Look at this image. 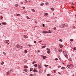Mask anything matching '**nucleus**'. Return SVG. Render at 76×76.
<instances>
[{
  "label": "nucleus",
  "mask_w": 76,
  "mask_h": 76,
  "mask_svg": "<svg viewBox=\"0 0 76 76\" xmlns=\"http://www.w3.org/2000/svg\"><path fill=\"white\" fill-rule=\"evenodd\" d=\"M63 53H64V56H65V57L66 58H68V56H67V53H66V52L65 51H63Z\"/></svg>",
  "instance_id": "nucleus-1"
},
{
  "label": "nucleus",
  "mask_w": 76,
  "mask_h": 76,
  "mask_svg": "<svg viewBox=\"0 0 76 76\" xmlns=\"http://www.w3.org/2000/svg\"><path fill=\"white\" fill-rule=\"evenodd\" d=\"M63 28H66V27H67V26H68V25L67 24L66 25V24H62V28H63Z\"/></svg>",
  "instance_id": "nucleus-2"
},
{
  "label": "nucleus",
  "mask_w": 76,
  "mask_h": 76,
  "mask_svg": "<svg viewBox=\"0 0 76 76\" xmlns=\"http://www.w3.org/2000/svg\"><path fill=\"white\" fill-rule=\"evenodd\" d=\"M4 42H6V43H8L9 42V40H5L4 41Z\"/></svg>",
  "instance_id": "nucleus-3"
},
{
  "label": "nucleus",
  "mask_w": 76,
  "mask_h": 76,
  "mask_svg": "<svg viewBox=\"0 0 76 76\" xmlns=\"http://www.w3.org/2000/svg\"><path fill=\"white\" fill-rule=\"evenodd\" d=\"M33 72H37V70L35 69H34V70H33Z\"/></svg>",
  "instance_id": "nucleus-4"
},
{
  "label": "nucleus",
  "mask_w": 76,
  "mask_h": 76,
  "mask_svg": "<svg viewBox=\"0 0 76 76\" xmlns=\"http://www.w3.org/2000/svg\"><path fill=\"white\" fill-rule=\"evenodd\" d=\"M47 58V56H43V58H44V59H45Z\"/></svg>",
  "instance_id": "nucleus-5"
},
{
  "label": "nucleus",
  "mask_w": 76,
  "mask_h": 76,
  "mask_svg": "<svg viewBox=\"0 0 76 76\" xmlns=\"http://www.w3.org/2000/svg\"><path fill=\"white\" fill-rule=\"evenodd\" d=\"M20 46L18 44V45H17V48H20Z\"/></svg>",
  "instance_id": "nucleus-6"
},
{
  "label": "nucleus",
  "mask_w": 76,
  "mask_h": 76,
  "mask_svg": "<svg viewBox=\"0 0 76 76\" xmlns=\"http://www.w3.org/2000/svg\"><path fill=\"white\" fill-rule=\"evenodd\" d=\"M59 46L60 48H62V47H63V45H61V44H59Z\"/></svg>",
  "instance_id": "nucleus-7"
},
{
  "label": "nucleus",
  "mask_w": 76,
  "mask_h": 76,
  "mask_svg": "<svg viewBox=\"0 0 76 76\" xmlns=\"http://www.w3.org/2000/svg\"><path fill=\"white\" fill-rule=\"evenodd\" d=\"M23 38H28V36L24 35Z\"/></svg>",
  "instance_id": "nucleus-8"
},
{
  "label": "nucleus",
  "mask_w": 76,
  "mask_h": 76,
  "mask_svg": "<svg viewBox=\"0 0 76 76\" xmlns=\"http://www.w3.org/2000/svg\"><path fill=\"white\" fill-rule=\"evenodd\" d=\"M2 25H6L7 24V23H4V22H2Z\"/></svg>",
  "instance_id": "nucleus-9"
},
{
  "label": "nucleus",
  "mask_w": 76,
  "mask_h": 76,
  "mask_svg": "<svg viewBox=\"0 0 76 76\" xmlns=\"http://www.w3.org/2000/svg\"><path fill=\"white\" fill-rule=\"evenodd\" d=\"M24 71H25V72H28V69L26 68L24 69Z\"/></svg>",
  "instance_id": "nucleus-10"
},
{
  "label": "nucleus",
  "mask_w": 76,
  "mask_h": 76,
  "mask_svg": "<svg viewBox=\"0 0 76 76\" xmlns=\"http://www.w3.org/2000/svg\"><path fill=\"white\" fill-rule=\"evenodd\" d=\"M25 53H28V51L26 50H25L24 51Z\"/></svg>",
  "instance_id": "nucleus-11"
},
{
  "label": "nucleus",
  "mask_w": 76,
  "mask_h": 76,
  "mask_svg": "<svg viewBox=\"0 0 76 76\" xmlns=\"http://www.w3.org/2000/svg\"><path fill=\"white\" fill-rule=\"evenodd\" d=\"M70 67H73V65L72 64H71L69 65Z\"/></svg>",
  "instance_id": "nucleus-12"
},
{
  "label": "nucleus",
  "mask_w": 76,
  "mask_h": 76,
  "mask_svg": "<svg viewBox=\"0 0 76 76\" xmlns=\"http://www.w3.org/2000/svg\"><path fill=\"white\" fill-rule=\"evenodd\" d=\"M38 67L39 69H40L41 68V66L39 65H38Z\"/></svg>",
  "instance_id": "nucleus-13"
},
{
  "label": "nucleus",
  "mask_w": 76,
  "mask_h": 76,
  "mask_svg": "<svg viewBox=\"0 0 76 76\" xmlns=\"http://www.w3.org/2000/svg\"><path fill=\"white\" fill-rule=\"evenodd\" d=\"M41 6H43L44 5V3H41L40 4Z\"/></svg>",
  "instance_id": "nucleus-14"
},
{
  "label": "nucleus",
  "mask_w": 76,
  "mask_h": 76,
  "mask_svg": "<svg viewBox=\"0 0 76 76\" xmlns=\"http://www.w3.org/2000/svg\"><path fill=\"white\" fill-rule=\"evenodd\" d=\"M46 47V46H44L42 47V48H45Z\"/></svg>",
  "instance_id": "nucleus-15"
},
{
  "label": "nucleus",
  "mask_w": 76,
  "mask_h": 76,
  "mask_svg": "<svg viewBox=\"0 0 76 76\" xmlns=\"http://www.w3.org/2000/svg\"><path fill=\"white\" fill-rule=\"evenodd\" d=\"M33 68H30V71H32L33 70Z\"/></svg>",
  "instance_id": "nucleus-16"
},
{
  "label": "nucleus",
  "mask_w": 76,
  "mask_h": 76,
  "mask_svg": "<svg viewBox=\"0 0 76 76\" xmlns=\"http://www.w3.org/2000/svg\"><path fill=\"white\" fill-rule=\"evenodd\" d=\"M17 16H20V14H17Z\"/></svg>",
  "instance_id": "nucleus-17"
},
{
  "label": "nucleus",
  "mask_w": 76,
  "mask_h": 76,
  "mask_svg": "<svg viewBox=\"0 0 76 76\" xmlns=\"http://www.w3.org/2000/svg\"><path fill=\"white\" fill-rule=\"evenodd\" d=\"M31 10H32L33 12H35V10H34V9H31Z\"/></svg>",
  "instance_id": "nucleus-18"
},
{
  "label": "nucleus",
  "mask_w": 76,
  "mask_h": 76,
  "mask_svg": "<svg viewBox=\"0 0 76 76\" xmlns=\"http://www.w3.org/2000/svg\"><path fill=\"white\" fill-rule=\"evenodd\" d=\"M28 3V1L27 0H25V3Z\"/></svg>",
  "instance_id": "nucleus-19"
},
{
  "label": "nucleus",
  "mask_w": 76,
  "mask_h": 76,
  "mask_svg": "<svg viewBox=\"0 0 76 76\" xmlns=\"http://www.w3.org/2000/svg\"><path fill=\"white\" fill-rule=\"evenodd\" d=\"M69 41H73V39H70L69 40Z\"/></svg>",
  "instance_id": "nucleus-20"
},
{
  "label": "nucleus",
  "mask_w": 76,
  "mask_h": 76,
  "mask_svg": "<svg viewBox=\"0 0 76 76\" xmlns=\"http://www.w3.org/2000/svg\"><path fill=\"white\" fill-rule=\"evenodd\" d=\"M61 69L63 70V69H65V67H62Z\"/></svg>",
  "instance_id": "nucleus-21"
},
{
  "label": "nucleus",
  "mask_w": 76,
  "mask_h": 76,
  "mask_svg": "<svg viewBox=\"0 0 76 76\" xmlns=\"http://www.w3.org/2000/svg\"><path fill=\"white\" fill-rule=\"evenodd\" d=\"M37 66L38 65L37 64H34V66H35V67H37Z\"/></svg>",
  "instance_id": "nucleus-22"
},
{
  "label": "nucleus",
  "mask_w": 76,
  "mask_h": 76,
  "mask_svg": "<svg viewBox=\"0 0 76 76\" xmlns=\"http://www.w3.org/2000/svg\"><path fill=\"white\" fill-rule=\"evenodd\" d=\"M3 64H4V62L2 61L1 63V65H3Z\"/></svg>",
  "instance_id": "nucleus-23"
},
{
  "label": "nucleus",
  "mask_w": 76,
  "mask_h": 76,
  "mask_svg": "<svg viewBox=\"0 0 76 76\" xmlns=\"http://www.w3.org/2000/svg\"><path fill=\"white\" fill-rule=\"evenodd\" d=\"M46 49L48 51H50V49L47 48Z\"/></svg>",
  "instance_id": "nucleus-24"
},
{
  "label": "nucleus",
  "mask_w": 76,
  "mask_h": 76,
  "mask_svg": "<svg viewBox=\"0 0 76 76\" xmlns=\"http://www.w3.org/2000/svg\"><path fill=\"white\" fill-rule=\"evenodd\" d=\"M50 10H54V8H51Z\"/></svg>",
  "instance_id": "nucleus-25"
},
{
  "label": "nucleus",
  "mask_w": 76,
  "mask_h": 76,
  "mask_svg": "<svg viewBox=\"0 0 76 76\" xmlns=\"http://www.w3.org/2000/svg\"><path fill=\"white\" fill-rule=\"evenodd\" d=\"M22 9H25V7H22Z\"/></svg>",
  "instance_id": "nucleus-26"
},
{
  "label": "nucleus",
  "mask_w": 76,
  "mask_h": 76,
  "mask_svg": "<svg viewBox=\"0 0 76 76\" xmlns=\"http://www.w3.org/2000/svg\"><path fill=\"white\" fill-rule=\"evenodd\" d=\"M50 74H47V76H50Z\"/></svg>",
  "instance_id": "nucleus-27"
},
{
  "label": "nucleus",
  "mask_w": 76,
  "mask_h": 76,
  "mask_svg": "<svg viewBox=\"0 0 76 76\" xmlns=\"http://www.w3.org/2000/svg\"><path fill=\"white\" fill-rule=\"evenodd\" d=\"M45 67H48V65H45Z\"/></svg>",
  "instance_id": "nucleus-28"
},
{
  "label": "nucleus",
  "mask_w": 76,
  "mask_h": 76,
  "mask_svg": "<svg viewBox=\"0 0 76 76\" xmlns=\"http://www.w3.org/2000/svg\"><path fill=\"white\" fill-rule=\"evenodd\" d=\"M28 47H32V45H28Z\"/></svg>",
  "instance_id": "nucleus-29"
},
{
  "label": "nucleus",
  "mask_w": 76,
  "mask_h": 76,
  "mask_svg": "<svg viewBox=\"0 0 76 76\" xmlns=\"http://www.w3.org/2000/svg\"><path fill=\"white\" fill-rule=\"evenodd\" d=\"M59 52H60V53L61 52V49H60L59 50Z\"/></svg>",
  "instance_id": "nucleus-30"
},
{
  "label": "nucleus",
  "mask_w": 76,
  "mask_h": 76,
  "mask_svg": "<svg viewBox=\"0 0 76 76\" xmlns=\"http://www.w3.org/2000/svg\"><path fill=\"white\" fill-rule=\"evenodd\" d=\"M18 6H19V5H18V4H16L15 5V6L16 7H18Z\"/></svg>",
  "instance_id": "nucleus-31"
},
{
  "label": "nucleus",
  "mask_w": 76,
  "mask_h": 76,
  "mask_svg": "<svg viewBox=\"0 0 76 76\" xmlns=\"http://www.w3.org/2000/svg\"><path fill=\"white\" fill-rule=\"evenodd\" d=\"M47 53L48 54H50V51H47Z\"/></svg>",
  "instance_id": "nucleus-32"
},
{
  "label": "nucleus",
  "mask_w": 76,
  "mask_h": 76,
  "mask_svg": "<svg viewBox=\"0 0 76 76\" xmlns=\"http://www.w3.org/2000/svg\"><path fill=\"white\" fill-rule=\"evenodd\" d=\"M53 29L54 30H55V31H56V27L54 28Z\"/></svg>",
  "instance_id": "nucleus-33"
},
{
  "label": "nucleus",
  "mask_w": 76,
  "mask_h": 76,
  "mask_svg": "<svg viewBox=\"0 0 76 76\" xmlns=\"http://www.w3.org/2000/svg\"><path fill=\"white\" fill-rule=\"evenodd\" d=\"M24 67H26V68H28V66H24Z\"/></svg>",
  "instance_id": "nucleus-34"
},
{
  "label": "nucleus",
  "mask_w": 76,
  "mask_h": 76,
  "mask_svg": "<svg viewBox=\"0 0 76 76\" xmlns=\"http://www.w3.org/2000/svg\"><path fill=\"white\" fill-rule=\"evenodd\" d=\"M23 48V47L22 46H20V48H21V49H22Z\"/></svg>",
  "instance_id": "nucleus-35"
},
{
  "label": "nucleus",
  "mask_w": 76,
  "mask_h": 76,
  "mask_svg": "<svg viewBox=\"0 0 76 76\" xmlns=\"http://www.w3.org/2000/svg\"><path fill=\"white\" fill-rule=\"evenodd\" d=\"M48 15V14H47V13H46L45 14V15L46 16H47V15Z\"/></svg>",
  "instance_id": "nucleus-36"
},
{
  "label": "nucleus",
  "mask_w": 76,
  "mask_h": 76,
  "mask_svg": "<svg viewBox=\"0 0 76 76\" xmlns=\"http://www.w3.org/2000/svg\"><path fill=\"white\" fill-rule=\"evenodd\" d=\"M48 4V2H46L45 3V5H47Z\"/></svg>",
  "instance_id": "nucleus-37"
},
{
  "label": "nucleus",
  "mask_w": 76,
  "mask_h": 76,
  "mask_svg": "<svg viewBox=\"0 0 76 76\" xmlns=\"http://www.w3.org/2000/svg\"><path fill=\"white\" fill-rule=\"evenodd\" d=\"M34 63H36V62L34 61L33 62V64H34Z\"/></svg>",
  "instance_id": "nucleus-38"
},
{
  "label": "nucleus",
  "mask_w": 76,
  "mask_h": 76,
  "mask_svg": "<svg viewBox=\"0 0 76 76\" xmlns=\"http://www.w3.org/2000/svg\"><path fill=\"white\" fill-rule=\"evenodd\" d=\"M34 43H35V44H36L37 43V42H36V41H34Z\"/></svg>",
  "instance_id": "nucleus-39"
},
{
  "label": "nucleus",
  "mask_w": 76,
  "mask_h": 76,
  "mask_svg": "<svg viewBox=\"0 0 76 76\" xmlns=\"http://www.w3.org/2000/svg\"><path fill=\"white\" fill-rule=\"evenodd\" d=\"M61 67V66H58V68H60V67Z\"/></svg>",
  "instance_id": "nucleus-40"
},
{
  "label": "nucleus",
  "mask_w": 76,
  "mask_h": 76,
  "mask_svg": "<svg viewBox=\"0 0 76 76\" xmlns=\"http://www.w3.org/2000/svg\"><path fill=\"white\" fill-rule=\"evenodd\" d=\"M59 41H60L61 42H62V40L61 39H59Z\"/></svg>",
  "instance_id": "nucleus-41"
},
{
  "label": "nucleus",
  "mask_w": 76,
  "mask_h": 76,
  "mask_svg": "<svg viewBox=\"0 0 76 76\" xmlns=\"http://www.w3.org/2000/svg\"><path fill=\"white\" fill-rule=\"evenodd\" d=\"M58 60V58H56L55 59V60H56V61H57V60Z\"/></svg>",
  "instance_id": "nucleus-42"
},
{
  "label": "nucleus",
  "mask_w": 76,
  "mask_h": 76,
  "mask_svg": "<svg viewBox=\"0 0 76 76\" xmlns=\"http://www.w3.org/2000/svg\"><path fill=\"white\" fill-rule=\"evenodd\" d=\"M30 76H33V74H30Z\"/></svg>",
  "instance_id": "nucleus-43"
},
{
  "label": "nucleus",
  "mask_w": 76,
  "mask_h": 76,
  "mask_svg": "<svg viewBox=\"0 0 76 76\" xmlns=\"http://www.w3.org/2000/svg\"><path fill=\"white\" fill-rule=\"evenodd\" d=\"M3 54H4V55H6V53L5 52H3Z\"/></svg>",
  "instance_id": "nucleus-44"
},
{
  "label": "nucleus",
  "mask_w": 76,
  "mask_h": 76,
  "mask_svg": "<svg viewBox=\"0 0 76 76\" xmlns=\"http://www.w3.org/2000/svg\"><path fill=\"white\" fill-rule=\"evenodd\" d=\"M67 67H68V68H70V65H67Z\"/></svg>",
  "instance_id": "nucleus-45"
},
{
  "label": "nucleus",
  "mask_w": 76,
  "mask_h": 76,
  "mask_svg": "<svg viewBox=\"0 0 76 76\" xmlns=\"http://www.w3.org/2000/svg\"><path fill=\"white\" fill-rule=\"evenodd\" d=\"M38 53H40V50H38Z\"/></svg>",
  "instance_id": "nucleus-46"
},
{
  "label": "nucleus",
  "mask_w": 76,
  "mask_h": 76,
  "mask_svg": "<svg viewBox=\"0 0 76 76\" xmlns=\"http://www.w3.org/2000/svg\"><path fill=\"white\" fill-rule=\"evenodd\" d=\"M9 72H7V75H9Z\"/></svg>",
  "instance_id": "nucleus-47"
},
{
  "label": "nucleus",
  "mask_w": 76,
  "mask_h": 76,
  "mask_svg": "<svg viewBox=\"0 0 76 76\" xmlns=\"http://www.w3.org/2000/svg\"><path fill=\"white\" fill-rule=\"evenodd\" d=\"M48 32L49 33H51V32H50V30H48Z\"/></svg>",
  "instance_id": "nucleus-48"
},
{
  "label": "nucleus",
  "mask_w": 76,
  "mask_h": 76,
  "mask_svg": "<svg viewBox=\"0 0 76 76\" xmlns=\"http://www.w3.org/2000/svg\"><path fill=\"white\" fill-rule=\"evenodd\" d=\"M43 27H45V25L44 24H43Z\"/></svg>",
  "instance_id": "nucleus-49"
},
{
  "label": "nucleus",
  "mask_w": 76,
  "mask_h": 76,
  "mask_svg": "<svg viewBox=\"0 0 76 76\" xmlns=\"http://www.w3.org/2000/svg\"><path fill=\"white\" fill-rule=\"evenodd\" d=\"M27 19H29V17H27Z\"/></svg>",
  "instance_id": "nucleus-50"
},
{
  "label": "nucleus",
  "mask_w": 76,
  "mask_h": 76,
  "mask_svg": "<svg viewBox=\"0 0 76 76\" xmlns=\"http://www.w3.org/2000/svg\"><path fill=\"white\" fill-rule=\"evenodd\" d=\"M10 72H13V71H12V70H10Z\"/></svg>",
  "instance_id": "nucleus-51"
},
{
  "label": "nucleus",
  "mask_w": 76,
  "mask_h": 76,
  "mask_svg": "<svg viewBox=\"0 0 76 76\" xmlns=\"http://www.w3.org/2000/svg\"><path fill=\"white\" fill-rule=\"evenodd\" d=\"M43 33H44V34H45V31H43Z\"/></svg>",
  "instance_id": "nucleus-52"
},
{
  "label": "nucleus",
  "mask_w": 76,
  "mask_h": 76,
  "mask_svg": "<svg viewBox=\"0 0 76 76\" xmlns=\"http://www.w3.org/2000/svg\"><path fill=\"white\" fill-rule=\"evenodd\" d=\"M54 73H56V71L55 70H53Z\"/></svg>",
  "instance_id": "nucleus-53"
},
{
  "label": "nucleus",
  "mask_w": 76,
  "mask_h": 76,
  "mask_svg": "<svg viewBox=\"0 0 76 76\" xmlns=\"http://www.w3.org/2000/svg\"><path fill=\"white\" fill-rule=\"evenodd\" d=\"M57 50V49H56V48H55V51H56Z\"/></svg>",
  "instance_id": "nucleus-54"
},
{
  "label": "nucleus",
  "mask_w": 76,
  "mask_h": 76,
  "mask_svg": "<svg viewBox=\"0 0 76 76\" xmlns=\"http://www.w3.org/2000/svg\"><path fill=\"white\" fill-rule=\"evenodd\" d=\"M71 4H73H73H74V3H72Z\"/></svg>",
  "instance_id": "nucleus-55"
},
{
  "label": "nucleus",
  "mask_w": 76,
  "mask_h": 76,
  "mask_svg": "<svg viewBox=\"0 0 76 76\" xmlns=\"http://www.w3.org/2000/svg\"><path fill=\"white\" fill-rule=\"evenodd\" d=\"M35 23H37V22L35 21Z\"/></svg>",
  "instance_id": "nucleus-56"
},
{
  "label": "nucleus",
  "mask_w": 76,
  "mask_h": 76,
  "mask_svg": "<svg viewBox=\"0 0 76 76\" xmlns=\"http://www.w3.org/2000/svg\"><path fill=\"white\" fill-rule=\"evenodd\" d=\"M3 18V17H1V19Z\"/></svg>",
  "instance_id": "nucleus-57"
},
{
  "label": "nucleus",
  "mask_w": 76,
  "mask_h": 76,
  "mask_svg": "<svg viewBox=\"0 0 76 76\" xmlns=\"http://www.w3.org/2000/svg\"><path fill=\"white\" fill-rule=\"evenodd\" d=\"M42 42V41H40L39 42Z\"/></svg>",
  "instance_id": "nucleus-58"
},
{
  "label": "nucleus",
  "mask_w": 76,
  "mask_h": 76,
  "mask_svg": "<svg viewBox=\"0 0 76 76\" xmlns=\"http://www.w3.org/2000/svg\"><path fill=\"white\" fill-rule=\"evenodd\" d=\"M73 50H76V48H74Z\"/></svg>",
  "instance_id": "nucleus-59"
},
{
  "label": "nucleus",
  "mask_w": 76,
  "mask_h": 76,
  "mask_svg": "<svg viewBox=\"0 0 76 76\" xmlns=\"http://www.w3.org/2000/svg\"><path fill=\"white\" fill-rule=\"evenodd\" d=\"M21 4H23V2H21Z\"/></svg>",
  "instance_id": "nucleus-60"
},
{
  "label": "nucleus",
  "mask_w": 76,
  "mask_h": 76,
  "mask_svg": "<svg viewBox=\"0 0 76 76\" xmlns=\"http://www.w3.org/2000/svg\"><path fill=\"white\" fill-rule=\"evenodd\" d=\"M58 73H59V74H60V75H61V73L58 72Z\"/></svg>",
  "instance_id": "nucleus-61"
},
{
  "label": "nucleus",
  "mask_w": 76,
  "mask_h": 76,
  "mask_svg": "<svg viewBox=\"0 0 76 76\" xmlns=\"http://www.w3.org/2000/svg\"><path fill=\"white\" fill-rule=\"evenodd\" d=\"M51 66L49 67V68H50V69H51Z\"/></svg>",
  "instance_id": "nucleus-62"
},
{
  "label": "nucleus",
  "mask_w": 76,
  "mask_h": 76,
  "mask_svg": "<svg viewBox=\"0 0 76 76\" xmlns=\"http://www.w3.org/2000/svg\"><path fill=\"white\" fill-rule=\"evenodd\" d=\"M8 44H9V43H7Z\"/></svg>",
  "instance_id": "nucleus-63"
},
{
  "label": "nucleus",
  "mask_w": 76,
  "mask_h": 76,
  "mask_svg": "<svg viewBox=\"0 0 76 76\" xmlns=\"http://www.w3.org/2000/svg\"><path fill=\"white\" fill-rule=\"evenodd\" d=\"M46 33H48V32H46Z\"/></svg>",
  "instance_id": "nucleus-64"
}]
</instances>
